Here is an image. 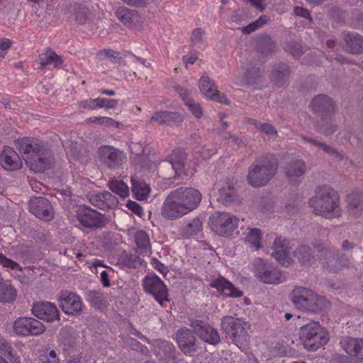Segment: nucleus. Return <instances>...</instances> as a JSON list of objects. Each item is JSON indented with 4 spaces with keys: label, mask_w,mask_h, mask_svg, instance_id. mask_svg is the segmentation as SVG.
<instances>
[{
    "label": "nucleus",
    "mask_w": 363,
    "mask_h": 363,
    "mask_svg": "<svg viewBox=\"0 0 363 363\" xmlns=\"http://www.w3.org/2000/svg\"><path fill=\"white\" fill-rule=\"evenodd\" d=\"M155 350L157 356L167 361H174L176 359V348L174 345L169 341L162 340H157Z\"/></svg>",
    "instance_id": "32"
},
{
    "label": "nucleus",
    "mask_w": 363,
    "mask_h": 363,
    "mask_svg": "<svg viewBox=\"0 0 363 363\" xmlns=\"http://www.w3.org/2000/svg\"><path fill=\"white\" fill-rule=\"evenodd\" d=\"M143 287L145 291L151 294L160 306H163L164 302L169 301L166 285L155 274L146 277L143 279Z\"/></svg>",
    "instance_id": "10"
},
{
    "label": "nucleus",
    "mask_w": 363,
    "mask_h": 363,
    "mask_svg": "<svg viewBox=\"0 0 363 363\" xmlns=\"http://www.w3.org/2000/svg\"><path fill=\"white\" fill-rule=\"evenodd\" d=\"M344 50L349 53L358 55L363 52V36L357 33L343 34Z\"/></svg>",
    "instance_id": "28"
},
{
    "label": "nucleus",
    "mask_w": 363,
    "mask_h": 363,
    "mask_svg": "<svg viewBox=\"0 0 363 363\" xmlns=\"http://www.w3.org/2000/svg\"><path fill=\"white\" fill-rule=\"evenodd\" d=\"M90 12L87 8L79 9L76 13V21L80 24H84L89 19Z\"/></svg>",
    "instance_id": "62"
},
{
    "label": "nucleus",
    "mask_w": 363,
    "mask_h": 363,
    "mask_svg": "<svg viewBox=\"0 0 363 363\" xmlns=\"http://www.w3.org/2000/svg\"><path fill=\"white\" fill-rule=\"evenodd\" d=\"M32 313L38 318L47 322L59 319L57 308L55 304L48 301L35 303L32 308Z\"/></svg>",
    "instance_id": "17"
},
{
    "label": "nucleus",
    "mask_w": 363,
    "mask_h": 363,
    "mask_svg": "<svg viewBox=\"0 0 363 363\" xmlns=\"http://www.w3.org/2000/svg\"><path fill=\"white\" fill-rule=\"evenodd\" d=\"M14 331L21 335H38L45 330L43 324L39 320L28 317L18 318L14 322Z\"/></svg>",
    "instance_id": "13"
},
{
    "label": "nucleus",
    "mask_w": 363,
    "mask_h": 363,
    "mask_svg": "<svg viewBox=\"0 0 363 363\" xmlns=\"http://www.w3.org/2000/svg\"><path fill=\"white\" fill-rule=\"evenodd\" d=\"M199 86L201 93L206 97L215 101L229 104L230 101L224 94L217 90L214 81L209 77L203 75L199 82Z\"/></svg>",
    "instance_id": "18"
},
{
    "label": "nucleus",
    "mask_w": 363,
    "mask_h": 363,
    "mask_svg": "<svg viewBox=\"0 0 363 363\" xmlns=\"http://www.w3.org/2000/svg\"><path fill=\"white\" fill-rule=\"evenodd\" d=\"M310 106L312 111L322 118H328L335 112V105L333 101L326 95L319 94L315 96Z\"/></svg>",
    "instance_id": "16"
},
{
    "label": "nucleus",
    "mask_w": 363,
    "mask_h": 363,
    "mask_svg": "<svg viewBox=\"0 0 363 363\" xmlns=\"http://www.w3.org/2000/svg\"><path fill=\"white\" fill-rule=\"evenodd\" d=\"M39 60L40 69H43L48 65H53L55 67H58L63 62L62 58L52 50H48L45 52L40 54L39 56Z\"/></svg>",
    "instance_id": "38"
},
{
    "label": "nucleus",
    "mask_w": 363,
    "mask_h": 363,
    "mask_svg": "<svg viewBox=\"0 0 363 363\" xmlns=\"http://www.w3.org/2000/svg\"><path fill=\"white\" fill-rule=\"evenodd\" d=\"M190 326L194 333L204 342L211 345H217L220 342L218 331L210 325L203 323L200 320H192Z\"/></svg>",
    "instance_id": "14"
},
{
    "label": "nucleus",
    "mask_w": 363,
    "mask_h": 363,
    "mask_svg": "<svg viewBox=\"0 0 363 363\" xmlns=\"http://www.w3.org/2000/svg\"><path fill=\"white\" fill-rule=\"evenodd\" d=\"M110 122L111 118L105 116L89 118L86 120V123H94L100 125H105L106 126H110Z\"/></svg>",
    "instance_id": "63"
},
{
    "label": "nucleus",
    "mask_w": 363,
    "mask_h": 363,
    "mask_svg": "<svg viewBox=\"0 0 363 363\" xmlns=\"http://www.w3.org/2000/svg\"><path fill=\"white\" fill-rule=\"evenodd\" d=\"M77 218L83 226L89 228L104 227L108 222L104 215L86 206L79 207Z\"/></svg>",
    "instance_id": "11"
},
{
    "label": "nucleus",
    "mask_w": 363,
    "mask_h": 363,
    "mask_svg": "<svg viewBox=\"0 0 363 363\" xmlns=\"http://www.w3.org/2000/svg\"><path fill=\"white\" fill-rule=\"evenodd\" d=\"M308 203L316 216L332 219L342 215L339 194L329 186L323 185L316 188L315 195L310 199Z\"/></svg>",
    "instance_id": "2"
},
{
    "label": "nucleus",
    "mask_w": 363,
    "mask_h": 363,
    "mask_svg": "<svg viewBox=\"0 0 363 363\" xmlns=\"http://www.w3.org/2000/svg\"><path fill=\"white\" fill-rule=\"evenodd\" d=\"M311 245L320 262L328 255H330V253L334 250L326 241L322 240H314Z\"/></svg>",
    "instance_id": "46"
},
{
    "label": "nucleus",
    "mask_w": 363,
    "mask_h": 363,
    "mask_svg": "<svg viewBox=\"0 0 363 363\" xmlns=\"http://www.w3.org/2000/svg\"><path fill=\"white\" fill-rule=\"evenodd\" d=\"M305 172L306 164L301 160L290 162L285 168V174L291 179L303 176Z\"/></svg>",
    "instance_id": "37"
},
{
    "label": "nucleus",
    "mask_w": 363,
    "mask_h": 363,
    "mask_svg": "<svg viewBox=\"0 0 363 363\" xmlns=\"http://www.w3.org/2000/svg\"><path fill=\"white\" fill-rule=\"evenodd\" d=\"M97 57L99 60H107L112 63L121 64L124 62L121 52L111 49H103L98 51Z\"/></svg>",
    "instance_id": "47"
},
{
    "label": "nucleus",
    "mask_w": 363,
    "mask_h": 363,
    "mask_svg": "<svg viewBox=\"0 0 363 363\" xmlns=\"http://www.w3.org/2000/svg\"><path fill=\"white\" fill-rule=\"evenodd\" d=\"M209 222L212 230L216 234L225 237L231 235L237 229L239 218L230 213L216 211L211 216Z\"/></svg>",
    "instance_id": "8"
},
{
    "label": "nucleus",
    "mask_w": 363,
    "mask_h": 363,
    "mask_svg": "<svg viewBox=\"0 0 363 363\" xmlns=\"http://www.w3.org/2000/svg\"><path fill=\"white\" fill-rule=\"evenodd\" d=\"M130 148L132 154L135 156L134 160L135 164L149 169H152L156 167V164L151 162L147 157V155L150 152V149L145 147L143 144L132 142L130 144Z\"/></svg>",
    "instance_id": "22"
},
{
    "label": "nucleus",
    "mask_w": 363,
    "mask_h": 363,
    "mask_svg": "<svg viewBox=\"0 0 363 363\" xmlns=\"http://www.w3.org/2000/svg\"><path fill=\"white\" fill-rule=\"evenodd\" d=\"M218 200L224 205H230L238 201L235 189L233 185L227 184L219 190Z\"/></svg>",
    "instance_id": "39"
},
{
    "label": "nucleus",
    "mask_w": 363,
    "mask_h": 363,
    "mask_svg": "<svg viewBox=\"0 0 363 363\" xmlns=\"http://www.w3.org/2000/svg\"><path fill=\"white\" fill-rule=\"evenodd\" d=\"M245 325L246 323L242 319L226 315L221 319L220 330L228 335L237 346H239L249 339Z\"/></svg>",
    "instance_id": "7"
},
{
    "label": "nucleus",
    "mask_w": 363,
    "mask_h": 363,
    "mask_svg": "<svg viewBox=\"0 0 363 363\" xmlns=\"http://www.w3.org/2000/svg\"><path fill=\"white\" fill-rule=\"evenodd\" d=\"M291 69L289 65L280 63L274 65L271 73L272 81L279 87L284 86L290 78Z\"/></svg>",
    "instance_id": "31"
},
{
    "label": "nucleus",
    "mask_w": 363,
    "mask_h": 363,
    "mask_svg": "<svg viewBox=\"0 0 363 363\" xmlns=\"http://www.w3.org/2000/svg\"><path fill=\"white\" fill-rule=\"evenodd\" d=\"M315 294L309 289L297 286L291 292V301L298 309L308 311Z\"/></svg>",
    "instance_id": "19"
},
{
    "label": "nucleus",
    "mask_w": 363,
    "mask_h": 363,
    "mask_svg": "<svg viewBox=\"0 0 363 363\" xmlns=\"http://www.w3.org/2000/svg\"><path fill=\"white\" fill-rule=\"evenodd\" d=\"M135 242L137 245V252L143 254H150L151 246L147 233L144 230L137 231L135 234Z\"/></svg>",
    "instance_id": "40"
},
{
    "label": "nucleus",
    "mask_w": 363,
    "mask_h": 363,
    "mask_svg": "<svg viewBox=\"0 0 363 363\" xmlns=\"http://www.w3.org/2000/svg\"><path fill=\"white\" fill-rule=\"evenodd\" d=\"M29 211L36 218L48 222L55 217V211L50 201L45 197L31 198L29 201Z\"/></svg>",
    "instance_id": "12"
},
{
    "label": "nucleus",
    "mask_w": 363,
    "mask_h": 363,
    "mask_svg": "<svg viewBox=\"0 0 363 363\" xmlns=\"http://www.w3.org/2000/svg\"><path fill=\"white\" fill-rule=\"evenodd\" d=\"M205 30L201 28H197L193 30L190 38L191 43L193 45L202 43L203 42V35Z\"/></svg>",
    "instance_id": "59"
},
{
    "label": "nucleus",
    "mask_w": 363,
    "mask_h": 363,
    "mask_svg": "<svg viewBox=\"0 0 363 363\" xmlns=\"http://www.w3.org/2000/svg\"><path fill=\"white\" fill-rule=\"evenodd\" d=\"M262 237V232L258 228H250L247 233L246 240L250 245L259 250L261 247L260 240Z\"/></svg>",
    "instance_id": "51"
},
{
    "label": "nucleus",
    "mask_w": 363,
    "mask_h": 363,
    "mask_svg": "<svg viewBox=\"0 0 363 363\" xmlns=\"http://www.w3.org/2000/svg\"><path fill=\"white\" fill-rule=\"evenodd\" d=\"M315 130L325 136H329L335 133L337 126L330 121H325L322 118L321 121L315 125Z\"/></svg>",
    "instance_id": "50"
},
{
    "label": "nucleus",
    "mask_w": 363,
    "mask_h": 363,
    "mask_svg": "<svg viewBox=\"0 0 363 363\" xmlns=\"http://www.w3.org/2000/svg\"><path fill=\"white\" fill-rule=\"evenodd\" d=\"M0 164L6 170L15 171L21 168L22 161L11 147H6L0 155Z\"/></svg>",
    "instance_id": "23"
},
{
    "label": "nucleus",
    "mask_w": 363,
    "mask_h": 363,
    "mask_svg": "<svg viewBox=\"0 0 363 363\" xmlns=\"http://www.w3.org/2000/svg\"><path fill=\"white\" fill-rule=\"evenodd\" d=\"M257 277L266 284H279L285 279L280 270L267 265L257 267Z\"/></svg>",
    "instance_id": "24"
},
{
    "label": "nucleus",
    "mask_w": 363,
    "mask_h": 363,
    "mask_svg": "<svg viewBox=\"0 0 363 363\" xmlns=\"http://www.w3.org/2000/svg\"><path fill=\"white\" fill-rule=\"evenodd\" d=\"M18 150L26 164L35 173L46 170L50 165L45 157L46 148L43 143L35 138H25L18 141Z\"/></svg>",
    "instance_id": "4"
},
{
    "label": "nucleus",
    "mask_w": 363,
    "mask_h": 363,
    "mask_svg": "<svg viewBox=\"0 0 363 363\" xmlns=\"http://www.w3.org/2000/svg\"><path fill=\"white\" fill-rule=\"evenodd\" d=\"M172 88L182 98L184 104H187L191 99H192L189 95L190 91L188 89L182 87L179 84H176L173 85Z\"/></svg>",
    "instance_id": "60"
},
{
    "label": "nucleus",
    "mask_w": 363,
    "mask_h": 363,
    "mask_svg": "<svg viewBox=\"0 0 363 363\" xmlns=\"http://www.w3.org/2000/svg\"><path fill=\"white\" fill-rule=\"evenodd\" d=\"M256 43L257 50L262 55H268L276 50V42L267 34L259 35Z\"/></svg>",
    "instance_id": "34"
},
{
    "label": "nucleus",
    "mask_w": 363,
    "mask_h": 363,
    "mask_svg": "<svg viewBox=\"0 0 363 363\" xmlns=\"http://www.w3.org/2000/svg\"><path fill=\"white\" fill-rule=\"evenodd\" d=\"M219 135L223 137L224 140H231L232 142L238 147H245L247 145V140L243 138H240L230 133H223L219 131Z\"/></svg>",
    "instance_id": "57"
},
{
    "label": "nucleus",
    "mask_w": 363,
    "mask_h": 363,
    "mask_svg": "<svg viewBox=\"0 0 363 363\" xmlns=\"http://www.w3.org/2000/svg\"><path fill=\"white\" fill-rule=\"evenodd\" d=\"M175 340L179 348L185 354L196 351V337L190 329L184 327L178 330L175 333Z\"/></svg>",
    "instance_id": "15"
},
{
    "label": "nucleus",
    "mask_w": 363,
    "mask_h": 363,
    "mask_svg": "<svg viewBox=\"0 0 363 363\" xmlns=\"http://www.w3.org/2000/svg\"><path fill=\"white\" fill-rule=\"evenodd\" d=\"M192 115L196 118H201L203 116V111L201 105L193 99L185 104Z\"/></svg>",
    "instance_id": "56"
},
{
    "label": "nucleus",
    "mask_w": 363,
    "mask_h": 363,
    "mask_svg": "<svg viewBox=\"0 0 363 363\" xmlns=\"http://www.w3.org/2000/svg\"><path fill=\"white\" fill-rule=\"evenodd\" d=\"M301 138L304 141H306L315 147H318L324 152H325L328 155H330L332 156H334L340 160L343 159V157H344L343 155L341 152H339L337 151V150L335 149V147H333L330 145H328L325 143H322L320 141L315 140L312 138H309V137H306V136H301Z\"/></svg>",
    "instance_id": "42"
},
{
    "label": "nucleus",
    "mask_w": 363,
    "mask_h": 363,
    "mask_svg": "<svg viewBox=\"0 0 363 363\" xmlns=\"http://www.w3.org/2000/svg\"><path fill=\"white\" fill-rule=\"evenodd\" d=\"M272 250V255L280 264H290L292 262L290 256L291 248L289 246V242L288 240L277 238L274 242Z\"/></svg>",
    "instance_id": "21"
},
{
    "label": "nucleus",
    "mask_w": 363,
    "mask_h": 363,
    "mask_svg": "<svg viewBox=\"0 0 363 363\" xmlns=\"http://www.w3.org/2000/svg\"><path fill=\"white\" fill-rule=\"evenodd\" d=\"M99 161L106 167L116 169L127 160L126 155L123 150L111 145H102L97 152Z\"/></svg>",
    "instance_id": "9"
},
{
    "label": "nucleus",
    "mask_w": 363,
    "mask_h": 363,
    "mask_svg": "<svg viewBox=\"0 0 363 363\" xmlns=\"http://www.w3.org/2000/svg\"><path fill=\"white\" fill-rule=\"evenodd\" d=\"M108 186L113 193L122 198H125L129 194L128 185L121 180L112 179L108 182Z\"/></svg>",
    "instance_id": "49"
},
{
    "label": "nucleus",
    "mask_w": 363,
    "mask_h": 363,
    "mask_svg": "<svg viewBox=\"0 0 363 363\" xmlns=\"http://www.w3.org/2000/svg\"><path fill=\"white\" fill-rule=\"evenodd\" d=\"M361 342L360 338L346 337L340 341V345L347 354L357 357L358 348Z\"/></svg>",
    "instance_id": "45"
},
{
    "label": "nucleus",
    "mask_w": 363,
    "mask_h": 363,
    "mask_svg": "<svg viewBox=\"0 0 363 363\" xmlns=\"http://www.w3.org/2000/svg\"><path fill=\"white\" fill-rule=\"evenodd\" d=\"M301 138L304 141H306L315 147H318L324 152H325L328 155H330L332 156H334L340 160L343 159V157H344L343 155L341 152H339L337 151V150L335 149V147H333L330 145H328L325 143H322L320 141L315 140L312 138H309V137H306V136H301Z\"/></svg>",
    "instance_id": "41"
},
{
    "label": "nucleus",
    "mask_w": 363,
    "mask_h": 363,
    "mask_svg": "<svg viewBox=\"0 0 363 363\" xmlns=\"http://www.w3.org/2000/svg\"><path fill=\"white\" fill-rule=\"evenodd\" d=\"M294 255L302 265L311 266L316 259L312 253L311 247L306 245H300L294 251Z\"/></svg>",
    "instance_id": "35"
},
{
    "label": "nucleus",
    "mask_w": 363,
    "mask_h": 363,
    "mask_svg": "<svg viewBox=\"0 0 363 363\" xmlns=\"http://www.w3.org/2000/svg\"><path fill=\"white\" fill-rule=\"evenodd\" d=\"M202 230V222L199 218H194L182 228V234L184 238H190L196 235Z\"/></svg>",
    "instance_id": "48"
},
{
    "label": "nucleus",
    "mask_w": 363,
    "mask_h": 363,
    "mask_svg": "<svg viewBox=\"0 0 363 363\" xmlns=\"http://www.w3.org/2000/svg\"><path fill=\"white\" fill-rule=\"evenodd\" d=\"M186 155L184 151L174 150L157 164V172L160 177L166 179L179 177L184 171Z\"/></svg>",
    "instance_id": "6"
},
{
    "label": "nucleus",
    "mask_w": 363,
    "mask_h": 363,
    "mask_svg": "<svg viewBox=\"0 0 363 363\" xmlns=\"http://www.w3.org/2000/svg\"><path fill=\"white\" fill-rule=\"evenodd\" d=\"M101 199L103 200V203H101V206L102 209H109L113 208L116 207L118 204V199L112 195L108 191H103L100 192Z\"/></svg>",
    "instance_id": "52"
},
{
    "label": "nucleus",
    "mask_w": 363,
    "mask_h": 363,
    "mask_svg": "<svg viewBox=\"0 0 363 363\" xmlns=\"http://www.w3.org/2000/svg\"><path fill=\"white\" fill-rule=\"evenodd\" d=\"M284 50L296 58L300 57L306 51L305 47L296 42L286 43Z\"/></svg>",
    "instance_id": "54"
},
{
    "label": "nucleus",
    "mask_w": 363,
    "mask_h": 363,
    "mask_svg": "<svg viewBox=\"0 0 363 363\" xmlns=\"http://www.w3.org/2000/svg\"><path fill=\"white\" fill-rule=\"evenodd\" d=\"M60 306L65 313L76 315L82 311L83 304L79 296L69 293L65 297L60 298Z\"/></svg>",
    "instance_id": "27"
},
{
    "label": "nucleus",
    "mask_w": 363,
    "mask_h": 363,
    "mask_svg": "<svg viewBox=\"0 0 363 363\" xmlns=\"http://www.w3.org/2000/svg\"><path fill=\"white\" fill-rule=\"evenodd\" d=\"M87 301L95 308L101 309L106 307V298L100 290H89L86 292Z\"/></svg>",
    "instance_id": "44"
},
{
    "label": "nucleus",
    "mask_w": 363,
    "mask_h": 363,
    "mask_svg": "<svg viewBox=\"0 0 363 363\" xmlns=\"http://www.w3.org/2000/svg\"><path fill=\"white\" fill-rule=\"evenodd\" d=\"M201 199L202 195L199 190L179 187L167 195L163 202L161 214L168 220L181 218L196 209Z\"/></svg>",
    "instance_id": "1"
},
{
    "label": "nucleus",
    "mask_w": 363,
    "mask_h": 363,
    "mask_svg": "<svg viewBox=\"0 0 363 363\" xmlns=\"http://www.w3.org/2000/svg\"><path fill=\"white\" fill-rule=\"evenodd\" d=\"M0 349L4 353L7 352V358L11 363H21L19 357L13 352V348L6 342H3Z\"/></svg>",
    "instance_id": "58"
},
{
    "label": "nucleus",
    "mask_w": 363,
    "mask_h": 363,
    "mask_svg": "<svg viewBox=\"0 0 363 363\" xmlns=\"http://www.w3.org/2000/svg\"><path fill=\"white\" fill-rule=\"evenodd\" d=\"M299 337L304 347L310 351H316L329 341L327 331L315 321L301 326Z\"/></svg>",
    "instance_id": "5"
},
{
    "label": "nucleus",
    "mask_w": 363,
    "mask_h": 363,
    "mask_svg": "<svg viewBox=\"0 0 363 363\" xmlns=\"http://www.w3.org/2000/svg\"><path fill=\"white\" fill-rule=\"evenodd\" d=\"M96 102L99 108H114L118 106V101L116 99L97 98Z\"/></svg>",
    "instance_id": "61"
},
{
    "label": "nucleus",
    "mask_w": 363,
    "mask_h": 363,
    "mask_svg": "<svg viewBox=\"0 0 363 363\" xmlns=\"http://www.w3.org/2000/svg\"><path fill=\"white\" fill-rule=\"evenodd\" d=\"M115 15L124 26L130 28H135L140 21V17L137 11L125 6L117 7Z\"/></svg>",
    "instance_id": "25"
},
{
    "label": "nucleus",
    "mask_w": 363,
    "mask_h": 363,
    "mask_svg": "<svg viewBox=\"0 0 363 363\" xmlns=\"http://www.w3.org/2000/svg\"><path fill=\"white\" fill-rule=\"evenodd\" d=\"M259 130L267 134L269 136H277V131L276 128L270 123H264L259 125Z\"/></svg>",
    "instance_id": "64"
},
{
    "label": "nucleus",
    "mask_w": 363,
    "mask_h": 363,
    "mask_svg": "<svg viewBox=\"0 0 363 363\" xmlns=\"http://www.w3.org/2000/svg\"><path fill=\"white\" fill-rule=\"evenodd\" d=\"M242 82L247 85H255L261 82L262 74L260 67L252 62H247L242 67Z\"/></svg>",
    "instance_id": "26"
},
{
    "label": "nucleus",
    "mask_w": 363,
    "mask_h": 363,
    "mask_svg": "<svg viewBox=\"0 0 363 363\" xmlns=\"http://www.w3.org/2000/svg\"><path fill=\"white\" fill-rule=\"evenodd\" d=\"M132 191L138 200L145 199L150 192V188L146 182L138 177L133 176L131 177Z\"/></svg>",
    "instance_id": "33"
},
{
    "label": "nucleus",
    "mask_w": 363,
    "mask_h": 363,
    "mask_svg": "<svg viewBox=\"0 0 363 363\" xmlns=\"http://www.w3.org/2000/svg\"><path fill=\"white\" fill-rule=\"evenodd\" d=\"M183 121L182 116L177 112L160 111L155 112L150 118V123H157L167 125L180 123Z\"/></svg>",
    "instance_id": "29"
},
{
    "label": "nucleus",
    "mask_w": 363,
    "mask_h": 363,
    "mask_svg": "<svg viewBox=\"0 0 363 363\" xmlns=\"http://www.w3.org/2000/svg\"><path fill=\"white\" fill-rule=\"evenodd\" d=\"M121 263L128 268H137L143 264L144 260L138 256L125 254L121 257Z\"/></svg>",
    "instance_id": "53"
},
{
    "label": "nucleus",
    "mask_w": 363,
    "mask_h": 363,
    "mask_svg": "<svg viewBox=\"0 0 363 363\" xmlns=\"http://www.w3.org/2000/svg\"><path fill=\"white\" fill-rule=\"evenodd\" d=\"M210 286L228 296L240 297L243 294L242 291L236 289L233 284L223 277L211 281Z\"/></svg>",
    "instance_id": "30"
},
{
    "label": "nucleus",
    "mask_w": 363,
    "mask_h": 363,
    "mask_svg": "<svg viewBox=\"0 0 363 363\" xmlns=\"http://www.w3.org/2000/svg\"><path fill=\"white\" fill-rule=\"evenodd\" d=\"M348 205L352 209H362L363 208V199L358 194H350L347 197Z\"/></svg>",
    "instance_id": "55"
},
{
    "label": "nucleus",
    "mask_w": 363,
    "mask_h": 363,
    "mask_svg": "<svg viewBox=\"0 0 363 363\" xmlns=\"http://www.w3.org/2000/svg\"><path fill=\"white\" fill-rule=\"evenodd\" d=\"M323 267L329 272H337L344 267H347L349 260L347 257L339 252L338 250H334L321 262Z\"/></svg>",
    "instance_id": "20"
},
{
    "label": "nucleus",
    "mask_w": 363,
    "mask_h": 363,
    "mask_svg": "<svg viewBox=\"0 0 363 363\" xmlns=\"http://www.w3.org/2000/svg\"><path fill=\"white\" fill-rule=\"evenodd\" d=\"M17 293L15 288L0 277V302L11 303L16 298Z\"/></svg>",
    "instance_id": "36"
},
{
    "label": "nucleus",
    "mask_w": 363,
    "mask_h": 363,
    "mask_svg": "<svg viewBox=\"0 0 363 363\" xmlns=\"http://www.w3.org/2000/svg\"><path fill=\"white\" fill-rule=\"evenodd\" d=\"M279 160L272 153H264L257 157L248 167L247 180L253 187H262L271 181L277 172Z\"/></svg>",
    "instance_id": "3"
},
{
    "label": "nucleus",
    "mask_w": 363,
    "mask_h": 363,
    "mask_svg": "<svg viewBox=\"0 0 363 363\" xmlns=\"http://www.w3.org/2000/svg\"><path fill=\"white\" fill-rule=\"evenodd\" d=\"M330 303L323 296L315 294L308 311L315 313H323L330 308Z\"/></svg>",
    "instance_id": "43"
}]
</instances>
